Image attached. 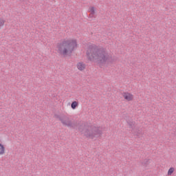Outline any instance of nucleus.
Listing matches in <instances>:
<instances>
[{"instance_id":"1a4fd4ad","label":"nucleus","mask_w":176,"mask_h":176,"mask_svg":"<svg viewBox=\"0 0 176 176\" xmlns=\"http://www.w3.org/2000/svg\"><path fill=\"white\" fill-rule=\"evenodd\" d=\"M79 105V103L77 101L72 102L71 107L73 109H76V107Z\"/></svg>"},{"instance_id":"39448f33","label":"nucleus","mask_w":176,"mask_h":176,"mask_svg":"<svg viewBox=\"0 0 176 176\" xmlns=\"http://www.w3.org/2000/svg\"><path fill=\"white\" fill-rule=\"evenodd\" d=\"M122 96L125 101H133L134 100V95L130 92H123Z\"/></svg>"},{"instance_id":"9d476101","label":"nucleus","mask_w":176,"mask_h":176,"mask_svg":"<svg viewBox=\"0 0 176 176\" xmlns=\"http://www.w3.org/2000/svg\"><path fill=\"white\" fill-rule=\"evenodd\" d=\"M4 25H5V20H3V19L2 18H0V30L1 28H3Z\"/></svg>"},{"instance_id":"f257e3e1","label":"nucleus","mask_w":176,"mask_h":176,"mask_svg":"<svg viewBox=\"0 0 176 176\" xmlns=\"http://www.w3.org/2000/svg\"><path fill=\"white\" fill-rule=\"evenodd\" d=\"M78 49V40L76 38L68 37L63 39L56 46V52L63 56L68 57L72 56V53Z\"/></svg>"},{"instance_id":"f8f14e48","label":"nucleus","mask_w":176,"mask_h":176,"mask_svg":"<svg viewBox=\"0 0 176 176\" xmlns=\"http://www.w3.org/2000/svg\"><path fill=\"white\" fill-rule=\"evenodd\" d=\"M145 163L146 164H149V163H151V160H146Z\"/></svg>"},{"instance_id":"f03ea898","label":"nucleus","mask_w":176,"mask_h":176,"mask_svg":"<svg viewBox=\"0 0 176 176\" xmlns=\"http://www.w3.org/2000/svg\"><path fill=\"white\" fill-rule=\"evenodd\" d=\"M87 57L90 61H95L98 64H107L109 61V54L107 50L96 46L90 47L87 50Z\"/></svg>"},{"instance_id":"6e6552de","label":"nucleus","mask_w":176,"mask_h":176,"mask_svg":"<svg viewBox=\"0 0 176 176\" xmlns=\"http://www.w3.org/2000/svg\"><path fill=\"white\" fill-rule=\"evenodd\" d=\"M174 171H175V168L174 167H170L167 173V175L170 176V175H173V173H174Z\"/></svg>"},{"instance_id":"20e7f679","label":"nucleus","mask_w":176,"mask_h":176,"mask_svg":"<svg viewBox=\"0 0 176 176\" xmlns=\"http://www.w3.org/2000/svg\"><path fill=\"white\" fill-rule=\"evenodd\" d=\"M59 120L63 126H66L67 127L72 126V122L67 116H62L59 117Z\"/></svg>"},{"instance_id":"423d86ee","label":"nucleus","mask_w":176,"mask_h":176,"mask_svg":"<svg viewBox=\"0 0 176 176\" xmlns=\"http://www.w3.org/2000/svg\"><path fill=\"white\" fill-rule=\"evenodd\" d=\"M77 68L79 71H84V69L86 68V65L82 62H80L77 63Z\"/></svg>"},{"instance_id":"0eeeda50","label":"nucleus","mask_w":176,"mask_h":176,"mask_svg":"<svg viewBox=\"0 0 176 176\" xmlns=\"http://www.w3.org/2000/svg\"><path fill=\"white\" fill-rule=\"evenodd\" d=\"M5 153H6V148L3 144L0 143V156H3Z\"/></svg>"},{"instance_id":"7ed1b4c3","label":"nucleus","mask_w":176,"mask_h":176,"mask_svg":"<svg viewBox=\"0 0 176 176\" xmlns=\"http://www.w3.org/2000/svg\"><path fill=\"white\" fill-rule=\"evenodd\" d=\"M82 134L87 138H91V140H94V138H98V137H101L102 135V131L100 129V127L92 126L91 127H88L86 129L82 131Z\"/></svg>"},{"instance_id":"9b49d317","label":"nucleus","mask_w":176,"mask_h":176,"mask_svg":"<svg viewBox=\"0 0 176 176\" xmlns=\"http://www.w3.org/2000/svg\"><path fill=\"white\" fill-rule=\"evenodd\" d=\"M88 11L89 12V13H91V14H94V13L96 12V8L94 7H89Z\"/></svg>"}]
</instances>
